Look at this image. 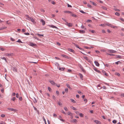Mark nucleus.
<instances>
[{
  "mask_svg": "<svg viewBox=\"0 0 124 124\" xmlns=\"http://www.w3.org/2000/svg\"><path fill=\"white\" fill-rule=\"evenodd\" d=\"M8 109L9 110H11L12 111H16V109H14L11 108H8Z\"/></svg>",
  "mask_w": 124,
  "mask_h": 124,
  "instance_id": "423d86ee",
  "label": "nucleus"
},
{
  "mask_svg": "<svg viewBox=\"0 0 124 124\" xmlns=\"http://www.w3.org/2000/svg\"><path fill=\"white\" fill-rule=\"evenodd\" d=\"M68 50L69 51H70L71 52H72L73 53H74V52H75L74 51V50H73L72 49H70V48H68Z\"/></svg>",
  "mask_w": 124,
  "mask_h": 124,
  "instance_id": "9b49d317",
  "label": "nucleus"
},
{
  "mask_svg": "<svg viewBox=\"0 0 124 124\" xmlns=\"http://www.w3.org/2000/svg\"><path fill=\"white\" fill-rule=\"evenodd\" d=\"M95 65L99 67L100 65V64L99 63L96 61H95L94 62Z\"/></svg>",
  "mask_w": 124,
  "mask_h": 124,
  "instance_id": "0eeeda50",
  "label": "nucleus"
},
{
  "mask_svg": "<svg viewBox=\"0 0 124 124\" xmlns=\"http://www.w3.org/2000/svg\"><path fill=\"white\" fill-rule=\"evenodd\" d=\"M34 100L33 101L35 103L37 102V100H36V98H34Z\"/></svg>",
  "mask_w": 124,
  "mask_h": 124,
  "instance_id": "603ef678",
  "label": "nucleus"
},
{
  "mask_svg": "<svg viewBox=\"0 0 124 124\" xmlns=\"http://www.w3.org/2000/svg\"><path fill=\"white\" fill-rule=\"evenodd\" d=\"M70 100L72 102H73L74 103H75L76 102V101L75 100H74L72 99H70Z\"/></svg>",
  "mask_w": 124,
  "mask_h": 124,
  "instance_id": "412c9836",
  "label": "nucleus"
},
{
  "mask_svg": "<svg viewBox=\"0 0 124 124\" xmlns=\"http://www.w3.org/2000/svg\"><path fill=\"white\" fill-rule=\"evenodd\" d=\"M5 50L3 48L0 47V50H1L2 51H4Z\"/></svg>",
  "mask_w": 124,
  "mask_h": 124,
  "instance_id": "c9c22d12",
  "label": "nucleus"
},
{
  "mask_svg": "<svg viewBox=\"0 0 124 124\" xmlns=\"http://www.w3.org/2000/svg\"><path fill=\"white\" fill-rule=\"evenodd\" d=\"M114 10L115 11H120V10L119 9H116V8H115L114 9Z\"/></svg>",
  "mask_w": 124,
  "mask_h": 124,
  "instance_id": "37998d69",
  "label": "nucleus"
},
{
  "mask_svg": "<svg viewBox=\"0 0 124 124\" xmlns=\"http://www.w3.org/2000/svg\"><path fill=\"white\" fill-rule=\"evenodd\" d=\"M64 12L65 13H68L70 14L72 13V12L70 11H64Z\"/></svg>",
  "mask_w": 124,
  "mask_h": 124,
  "instance_id": "2eb2a0df",
  "label": "nucleus"
},
{
  "mask_svg": "<svg viewBox=\"0 0 124 124\" xmlns=\"http://www.w3.org/2000/svg\"><path fill=\"white\" fill-rule=\"evenodd\" d=\"M115 74L118 76H119L120 75V74L119 73H116Z\"/></svg>",
  "mask_w": 124,
  "mask_h": 124,
  "instance_id": "864d4df0",
  "label": "nucleus"
},
{
  "mask_svg": "<svg viewBox=\"0 0 124 124\" xmlns=\"http://www.w3.org/2000/svg\"><path fill=\"white\" fill-rule=\"evenodd\" d=\"M1 59H2L3 60H5V61L7 62V61L6 60V59L5 57H3L1 58Z\"/></svg>",
  "mask_w": 124,
  "mask_h": 124,
  "instance_id": "5fc2aeb1",
  "label": "nucleus"
},
{
  "mask_svg": "<svg viewBox=\"0 0 124 124\" xmlns=\"http://www.w3.org/2000/svg\"><path fill=\"white\" fill-rule=\"evenodd\" d=\"M10 39L11 41H15V39H13V38H11Z\"/></svg>",
  "mask_w": 124,
  "mask_h": 124,
  "instance_id": "052dcab7",
  "label": "nucleus"
},
{
  "mask_svg": "<svg viewBox=\"0 0 124 124\" xmlns=\"http://www.w3.org/2000/svg\"><path fill=\"white\" fill-rule=\"evenodd\" d=\"M79 67L80 68V69L81 70H82L83 71V72H85V70L83 68V67H82V66L81 64H79Z\"/></svg>",
  "mask_w": 124,
  "mask_h": 124,
  "instance_id": "f03ea898",
  "label": "nucleus"
},
{
  "mask_svg": "<svg viewBox=\"0 0 124 124\" xmlns=\"http://www.w3.org/2000/svg\"><path fill=\"white\" fill-rule=\"evenodd\" d=\"M62 56L66 58L69 59L70 58V57L68 56H67L65 55H62Z\"/></svg>",
  "mask_w": 124,
  "mask_h": 124,
  "instance_id": "1a4fd4ad",
  "label": "nucleus"
},
{
  "mask_svg": "<svg viewBox=\"0 0 124 124\" xmlns=\"http://www.w3.org/2000/svg\"><path fill=\"white\" fill-rule=\"evenodd\" d=\"M17 42H18L20 43H23V42L21 41V40L20 39H18V40L16 41Z\"/></svg>",
  "mask_w": 124,
  "mask_h": 124,
  "instance_id": "473e14b6",
  "label": "nucleus"
},
{
  "mask_svg": "<svg viewBox=\"0 0 124 124\" xmlns=\"http://www.w3.org/2000/svg\"><path fill=\"white\" fill-rule=\"evenodd\" d=\"M79 31L80 33H84L85 32V31L83 30H80Z\"/></svg>",
  "mask_w": 124,
  "mask_h": 124,
  "instance_id": "4be33fe9",
  "label": "nucleus"
},
{
  "mask_svg": "<svg viewBox=\"0 0 124 124\" xmlns=\"http://www.w3.org/2000/svg\"><path fill=\"white\" fill-rule=\"evenodd\" d=\"M71 108L74 110H77V109L76 108L73 106H71Z\"/></svg>",
  "mask_w": 124,
  "mask_h": 124,
  "instance_id": "a878e982",
  "label": "nucleus"
},
{
  "mask_svg": "<svg viewBox=\"0 0 124 124\" xmlns=\"http://www.w3.org/2000/svg\"><path fill=\"white\" fill-rule=\"evenodd\" d=\"M48 89L49 91L50 92L51 91V89L50 87H48Z\"/></svg>",
  "mask_w": 124,
  "mask_h": 124,
  "instance_id": "de8ad7c7",
  "label": "nucleus"
},
{
  "mask_svg": "<svg viewBox=\"0 0 124 124\" xmlns=\"http://www.w3.org/2000/svg\"><path fill=\"white\" fill-rule=\"evenodd\" d=\"M115 14L117 16H119L120 15L119 13L117 12H116L115 13Z\"/></svg>",
  "mask_w": 124,
  "mask_h": 124,
  "instance_id": "393cba45",
  "label": "nucleus"
},
{
  "mask_svg": "<svg viewBox=\"0 0 124 124\" xmlns=\"http://www.w3.org/2000/svg\"><path fill=\"white\" fill-rule=\"evenodd\" d=\"M117 121L115 120H114L112 121V123L114 124H116L117 122Z\"/></svg>",
  "mask_w": 124,
  "mask_h": 124,
  "instance_id": "c756f323",
  "label": "nucleus"
},
{
  "mask_svg": "<svg viewBox=\"0 0 124 124\" xmlns=\"http://www.w3.org/2000/svg\"><path fill=\"white\" fill-rule=\"evenodd\" d=\"M110 27L112 28H115V26H114L111 24V25L110 26Z\"/></svg>",
  "mask_w": 124,
  "mask_h": 124,
  "instance_id": "680f3d73",
  "label": "nucleus"
},
{
  "mask_svg": "<svg viewBox=\"0 0 124 124\" xmlns=\"http://www.w3.org/2000/svg\"><path fill=\"white\" fill-rule=\"evenodd\" d=\"M19 100H20L21 101H22V97H20L19 98Z\"/></svg>",
  "mask_w": 124,
  "mask_h": 124,
  "instance_id": "79ce46f5",
  "label": "nucleus"
},
{
  "mask_svg": "<svg viewBox=\"0 0 124 124\" xmlns=\"http://www.w3.org/2000/svg\"><path fill=\"white\" fill-rule=\"evenodd\" d=\"M36 35H38L39 37H41V36H43V34H40L38 33L36 34Z\"/></svg>",
  "mask_w": 124,
  "mask_h": 124,
  "instance_id": "aec40b11",
  "label": "nucleus"
},
{
  "mask_svg": "<svg viewBox=\"0 0 124 124\" xmlns=\"http://www.w3.org/2000/svg\"><path fill=\"white\" fill-rule=\"evenodd\" d=\"M68 7H71V8L72 7V6H71L69 4H68Z\"/></svg>",
  "mask_w": 124,
  "mask_h": 124,
  "instance_id": "338daca9",
  "label": "nucleus"
},
{
  "mask_svg": "<svg viewBox=\"0 0 124 124\" xmlns=\"http://www.w3.org/2000/svg\"><path fill=\"white\" fill-rule=\"evenodd\" d=\"M32 22H34V20L31 17L30 19Z\"/></svg>",
  "mask_w": 124,
  "mask_h": 124,
  "instance_id": "6ab92c4d",
  "label": "nucleus"
},
{
  "mask_svg": "<svg viewBox=\"0 0 124 124\" xmlns=\"http://www.w3.org/2000/svg\"><path fill=\"white\" fill-rule=\"evenodd\" d=\"M16 97L17 98H18L19 97V95L18 93H17L16 94Z\"/></svg>",
  "mask_w": 124,
  "mask_h": 124,
  "instance_id": "a18cd8bd",
  "label": "nucleus"
},
{
  "mask_svg": "<svg viewBox=\"0 0 124 124\" xmlns=\"http://www.w3.org/2000/svg\"><path fill=\"white\" fill-rule=\"evenodd\" d=\"M24 34L25 35H30V33H25Z\"/></svg>",
  "mask_w": 124,
  "mask_h": 124,
  "instance_id": "8fccbe9b",
  "label": "nucleus"
},
{
  "mask_svg": "<svg viewBox=\"0 0 124 124\" xmlns=\"http://www.w3.org/2000/svg\"><path fill=\"white\" fill-rule=\"evenodd\" d=\"M72 114L70 112H68V115L71 116H72Z\"/></svg>",
  "mask_w": 124,
  "mask_h": 124,
  "instance_id": "b1692460",
  "label": "nucleus"
},
{
  "mask_svg": "<svg viewBox=\"0 0 124 124\" xmlns=\"http://www.w3.org/2000/svg\"><path fill=\"white\" fill-rule=\"evenodd\" d=\"M80 12H81V13H83V14H84V13H86L84 12L83 11V10H80Z\"/></svg>",
  "mask_w": 124,
  "mask_h": 124,
  "instance_id": "49530a36",
  "label": "nucleus"
},
{
  "mask_svg": "<svg viewBox=\"0 0 124 124\" xmlns=\"http://www.w3.org/2000/svg\"><path fill=\"white\" fill-rule=\"evenodd\" d=\"M13 70L14 71L17 72V69L15 67L13 68Z\"/></svg>",
  "mask_w": 124,
  "mask_h": 124,
  "instance_id": "cd10ccee",
  "label": "nucleus"
},
{
  "mask_svg": "<svg viewBox=\"0 0 124 124\" xmlns=\"http://www.w3.org/2000/svg\"><path fill=\"white\" fill-rule=\"evenodd\" d=\"M94 70H95L96 72L100 73V70H98L96 68L94 69Z\"/></svg>",
  "mask_w": 124,
  "mask_h": 124,
  "instance_id": "5701e85b",
  "label": "nucleus"
},
{
  "mask_svg": "<svg viewBox=\"0 0 124 124\" xmlns=\"http://www.w3.org/2000/svg\"><path fill=\"white\" fill-rule=\"evenodd\" d=\"M66 23H67V25H68L69 27H71L72 26V23H68L67 22H66Z\"/></svg>",
  "mask_w": 124,
  "mask_h": 124,
  "instance_id": "9d476101",
  "label": "nucleus"
},
{
  "mask_svg": "<svg viewBox=\"0 0 124 124\" xmlns=\"http://www.w3.org/2000/svg\"><path fill=\"white\" fill-rule=\"evenodd\" d=\"M65 69L64 68H59V70H63Z\"/></svg>",
  "mask_w": 124,
  "mask_h": 124,
  "instance_id": "c85d7f7f",
  "label": "nucleus"
},
{
  "mask_svg": "<svg viewBox=\"0 0 124 124\" xmlns=\"http://www.w3.org/2000/svg\"><path fill=\"white\" fill-rule=\"evenodd\" d=\"M52 3L53 5H55V3L54 2V1H52L51 2Z\"/></svg>",
  "mask_w": 124,
  "mask_h": 124,
  "instance_id": "0e129e2a",
  "label": "nucleus"
},
{
  "mask_svg": "<svg viewBox=\"0 0 124 124\" xmlns=\"http://www.w3.org/2000/svg\"><path fill=\"white\" fill-rule=\"evenodd\" d=\"M61 112L65 115L66 114L65 112L63 110L61 111Z\"/></svg>",
  "mask_w": 124,
  "mask_h": 124,
  "instance_id": "4d7b16f0",
  "label": "nucleus"
},
{
  "mask_svg": "<svg viewBox=\"0 0 124 124\" xmlns=\"http://www.w3.org/2000/svg\"><path fill=\"white\" fill-rule=\"evenodd\" d=\"M5 116V115L4 114H2L1 115V116L2 117H4Z\"/></svg>",
  "mask_w": 124,
  "mask_h": 124,
  "instance_id": "6e6d98bb",
  "label": "nucleus"
},
{
  "mask_svg": "<svg viewBox=\"0 0 124 124\" xmlns=\"http://www.w3.org/2000/svg\"><path fill=\"white\" fill-rule=\"evenodd\" d=\"M50 27L52 28H54L57 29H58V28L57 27L53 25H50Z\"/></svg>",
  "mask_w": 124,
  "mask_h": 124,
  "instance_id": "ddd939ff",
  "label": "nucleus"
},
{
  "mask_svg": "<svg viewBox=\"0 0 124 124\" xmlns=\"http://www.w3.org/2000/svg\"><path fill=\"white\" fill-rule=\"evenodd\" d=\"M29 45L32 46H35L36 45L35 44H34L32 42H30L29 43Z\"/></svg>",
  "mask_w": 124,
  "mask_h": 124,
  "instance_id": "20e7f679",
  "label": "nucleus"
},
{
  "mask_svg": "<svg viewBox=\"0 0 124 124\" xmlns=\"http://www.w3.org/2000/svg\"><path fill=\"white\" fill-rule=\"evenodd\" d=\"M102 88L104 89H106L107 88H106V87L105 86H103L102 87Z\"/></svg>",
  "mask_w": 124,
  "mask_h": 124,
  "instance_id": "bf43d9fd",
  "label": "nucleus"
},
{
  "mask_svg": "<svg viewBox=\"0 0 124 124\" xmlns=\"http://www.w3.org/2000/svg\"><path fill=\"white\" fill-rule=\"evenodd\" d=\"M90 2L91 3L93 4L94 6H96V4L93 2H92L91 1H90Z\"/></svg>",
  "mask_w": 124,
  "mask_h": 124,
  "instance_id": "7c9ffc66",
  "label": "nucleus"
},
{
  "mask_svg": "<svg viewBox=\"0 0 124 124\" xmlns=\"http://www.w3.org/2000/svg\"><path fill=\"white\" fill-rule=\"evenodd\" d=\"M87 6L89 8H91L92 7V6L89 4H87Z\"/></svg>",
  "mask_w": 124,
  "mask_h": 124,
  "instance_id": "4c0bfd02",
  "label": "nucleus"
},
{
  "mask_svg": "<svg viewBox=\"0 0 124 124\" xmlns=\"http://www.w3.org/2000/svg\"><path fill=\"white\" fill-rule=\"evenodd\" d=\"M103 63L104 65L105 66H106L107 67H109V65L108 64L106 63L105 64L104 63Z\"/></svg>",
  "mask_w": 124,
  "mask_h": 124,
  "instance_id": "bb28decb",
  "label": "nucleus"
},
{
  "mask_svg": "<svg viewBox=\"0 0 124 124\" xmlns=\"http://www.w3.org/2000/svg\"><path fill=\"white\" fill-rule=\"evenodd\" d=\"M92 21V20H88L86 21L87 23H89Z\"/></svg>",
  "mask_w": 124,
  "mask_h": 124,
  "instance_id": "09e8293b",
  "label": "nucleus"
},
{
  "mask_svg": "<svg viewBox=\"0 0 124 124\" xmlns=\"http://www.w3.org/2000/svg\"><path fill=\"white\" fill-rule=\"evenodd\" d=\"M62 116H59V117H58V118L60 119H60H62Z\"/></svg>",
  "mask_w": 124,
  "mask_h": 124,
  "instance_id": "e2e57ef3",
  "label": "nucleus"
},
{
  "mask_svg": "<svg viewBox=\"0 0 124 124\" xmlns=\"http://www.w3.org/2000/svg\"><path fill=\"white\" fill-rule=\"evenodd\" d=\"M94 122L97 124H100V122L98 120H95L94 121Z\"/></svg>",
  "mask_w": 124,
  "mask_h": 124,
  "instance_id": "4468645a",
  "label": "nucleus"
},
{
  "mask_svg": "<svg viewBox=\"0 0 124 124\" xmlns=\"http://www.w3.org/2000/svg\"><path fill=\"white\" fill-rule=\"evenodd\" d=\"M70 14H71V16L73 17H77V16L76 15L73 14L72 13H72H70Z\"/></svg>",
  "mask_w": 124,
  "mask_h": 124,
  "instance_id": "dca6fc26",
  "label": "nucleus"
},
{
  "mask_svg": "<svg viewBox=\"0 0 124 124\" xmlns=\"http://www.w3.org/2000/svg\"><path fill=\"white\" fill-rule=\"evenodd\" d=\"M119 58L120 59H121V58H122V57L121 56H120L119 55H118L116 57V58Z\"/></svg>",
  "mask_w": 124,
  "mask_h": 124,
  "instance_id": "2f4dec72",
  "label": "nucleus"
},
{
  "mask_svg": "<svg viewBox=\"0 0 124 124\" xmlns=\"http://www.w3.org/2000/svg\"><path fill=\"white\" fill-rule=\"evenodd\" d=\"M49 82L51 83L52 85H54L55 84V83L53 81H52L50 80H49Z\"/></svg>",
  "mask_w": 124,
  "mask_h": 124,
  "instance_id": "6e6552de",
  "label": "nucleus"
},
{
  "mask_svg": "<svg viewBox=\"0 0 124 124\" xmlns=\"http://www.w3.org/2000/svg\"><path fill=\"white\" fill-rule=\"evenodd\" d=\"M37 62H38L37 61V62H30V63H37Z\"/></svg>",
  "mask_w": 124,
  "mask_h": 124,
  "instance_id": "13d9d810",
  "label": "nucleus"
},
{
  "mask_svg": "<svg viewBox=\"0 0 124 124\" xmlns=\"http://www.w3.org/2000/svg\"><path fill=\"white\" fill-rule=\"evenodd\" d=\"M58 105L60 106L62 105V103L59 101L58 102Z\"/></svg>",
  "mask_w": 124,
  "mask_h": 124,
  "instance_id": "c03bdc74",
  "label": "nucleus"
},
{
  "mask_svg": "<svg viewBox=\"0 0 124 124\" xmlns=\"http://www.w3.org/2000/svg\"><path fill=\"white\" fill-rule=\"evenodd\" d=\"M120 62L119 61L117 62H116L115 63L116 64L118 65V64L119 63H120Z\"/></svg>",
  "mask_w": 124,
  "mask_h": 124,
  "instance_id": "58836bf2",
  "label": "nucleus"
},
{
  "mask_svg": "<svg viewBox=\"0 0 124 124\" xmlns=\"http://www.w3.org/2000/svg\"><path fill=\"white\" fill-rule=\"evenodd\" d=\"M79 75L80 76V79L82 80H83V77L82 75L80 73H79Z\"/></svg>",
  "mask_w": 124,
  "mask_h": 124,
  "instance_id": "f8f14e48",
  "label": "nucleus"
},
{
  "mask_svg": "<svg viewBox=\"0 0 124 124\" xmlns=\"http://www.w3.org/2000/svg\"><path fill=\"white\" fill-rule=\"evenodd\" d=\"M102 8L104 10H107V8L105 7L102 6Z\"/></svg>",
  "mask_w": 124,
  "mask_h": 124,
  "instance_id": "e433bc0d",
  "label": "nucleus"
},
{
  "mask_svg": "<svg viewBox=\"0 0 124 124\" xmlns=\"http://www.w3.org/2000/svg\"><path fill=\"white\" fill-rule=\"evenodd\" d=\"M75 46L76 47H77V48H78L80 49H82V48L80 47L78 45H75Z\"/></svg>",
  "mask_w": 124,
  "mask_h": 124,
  "instance_id": "ea45409f",
  "label": "nucleus"
},
{
  "mask_svg": "<svg viewBox=\"0 0 124 124\" xmlns=\"http://www.w3.org/2000/svg\"><path fill=\"white\" fill-rule=\"evenodd\" d=\"M68 91V89L67 88H65V91L66 93H67Z\"/></svg>",
  "mask_w": 124,
  "mask_h": 124,
  "instance_id": "a19ab883",
  "label": "nucleus"
},
{
  "mask_svg": "<svg viewBox=\"0 0 124 124\" xmlns=\"http://www.w3.org/2000/svg\"><path fill=\"white\" fill-rule=\"evenodd\" d=\"M79 115L81 117H83V114L82 113H80L79 114Z\"/></svg>",
  "mask_w": 124,
  "mask_h": 124,
  "instance_id": "3c124183",
  "label": "nucleus"
},
{
  "mask_svg": "<svg viewBox=\"0 0 124 124\" xmlns=\"http://www.w3.org/2000/svg\"><path fill=\"white\" fill-rule=\"evenodd\" d=\"M108 52L110 53H116V51L113 50H109Z\"/></svg>",
  "mask_w": 124,
  "mask_h": 124,
  "instance_id": "7ed1b4c3",
  "label": "nucleus"
},
{
  "mask_svg": "<svg viewBox=\"0 0 124 124\" xmlns=\"http://www.w3.org/2000/svg\"><path fill=\"white\" fill-rule=\"evenodd\" d=\"M22 31L23 32H24L25 31V30L24 29H23L22 30Z\"/></svg>",
  "mask_w": 124,
  "mask_h": 124,
  "instance_id": "69168bd1",
  "label": "nucleus"
},
{
  "mask_svg": "<svg viewBox=\"0 0 124 124\" xmlns=\"http://www.w3.org/2000/svg\"><path fill=\"white\" fill-rule=\"evenodd\" d=\"M40 22L42 23V24L43 25H45V22L42 19H41Z\"/></svg>",
  "mask_w": 124,
  "mask_h": 124,
  "instance_id": "39448f33",
  "label": "nucleus"
},
{
  "mask_svg": "<svg viewBox=\"0 0 124 124\" xmlns=\"http://www.w3.org/2000/svg\"><path fill=\"white\" fill-rule=\"evenodd\" d=\"M66 86L68 88H69L70 89H71L70 87L69 84H67Z\"/></svg>",
  "mask_w": 124,
  "mask_h": 124,
  "instance_id": "72a5a7b5",
  "label": "nucleus"
},
{
  "mask_svg": "<svg viewBox=\"0 0 124 124\" xmlns=\"http://www.w3.org/2000/svg\"><path fill=\"white\" fill-rule=\"evenodd\" d=\"M83 57L84 59L86 60L89 62L91 63V59H92V58L91 57H90L89 58H88V57L84 56H83Z\"/></svg>",
  "mask_w": 124,
  "mask_h": 124,
  "instance_id": "f257e3e1",
  "label": "nucleus"
},
{
  "mask_svg": "<svg viewBox=\"0 0 124 124\" xmlns=\"http://www.w3.org/2000/svg\"><path fill=\"white\" fill-rule=\"evenodd\" d=\"M121 95L122 97H124V93L121 94Z\"/></svg>",
  "mask_w": 124,
  "mask_h": 124,
  "instance_id": "774afa93",
  "label": "nucleus"
},
{
  "mask_svg": "<svg viewBox=\"0 0 124 124\" xmlns=\"http://www.w3.org/2000/svg\"><path fill=\"white\" fill-rule=\"evenodd\" d=\"M71 122L73 123H76L77 122V121L76 119H73Z\"/></svg>",
  "mask_w": 124,
  "mask_h": 124,
  "instance_id": "f3484780",
  "label": "nucleus"
},
{
  "mask_svg": "<svg viewBox=\"0 0 124 124\" xmlns=\"http://www.w3.org/2000/svg\"><path fill=\"white\" fill-rule=\"evenodd\" d=\"M16 99V97H13L11 99V100L13 101H15V100Z\"/></svg>",
  "mask_w": 124,
  "mask_h": 124,
  "instance_id": "a211bd4d",
  "label": "nucleus"
},
{
  "mask_svg": "<svg viewBox=\"0 0 124 124\" xmlns=\"http://www.w3.org/2000/svg\"><path fill=\"white\" fill-rule=\"evenodd\" d=\"M64 109L66 111H68V109L66 107H65L64 108Z\"/></svg>",
  "mask_w": 124,
  "mask_h": 124,
  "instance_id": "f704fd0d",
  "label": "nucleus"
}]
</instances>
